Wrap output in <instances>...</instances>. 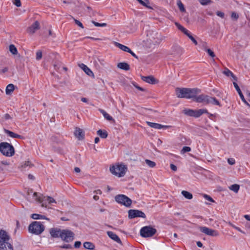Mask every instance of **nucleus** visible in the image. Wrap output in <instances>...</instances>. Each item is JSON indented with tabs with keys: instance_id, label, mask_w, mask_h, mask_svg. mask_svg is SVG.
<instances>
[{
	"instance_id": "1",
	"label": "nucleus",
	"mask_w": 250,
	"mask_h": 250,
	"mask_svg": "<svg viewBox=\"0 0 250 250\" xmlns=\"http://www.w3.org/2000/svg\"><path fill=\"white\" fill-rule=\"evenodd\" d=\"M28 198L32 201H36L42 203V207H47V203L50 204L53 203H56L55 199L50 196L41 197L38 195L37 192L30 190L28 192Z\"/></svg>"
},
{
	"instance_id": "2",
	"label": "nucleus",
	"mask_w": 250,
	"mask_h": 250,
	"mask_svg": "<svg viewBox=\"0 0 250 250\" xmlns=\"http://www.w3.org/2000/svg\"><path fill=\"white\" fill-rule=\"evenodd\" d=\"M193 101L197 103H203L205 104H211L219 106H221L219 102L215 98L205 94L197 96L195 99H193Z\"/></svg>"
},
{
	"instance_id": "3",
	"label": "nucleus",
	"mask_w": 250,
	"mask_h": 250,
	"mask_svg": "<svg viewBox=\"0 0 250 250\" xmlns=\"http://www.w3.org/2000/svg\"><path fill=\"white\" fill-rule=\"evenodd\" d=\"M127 167L122 164L118 163L110 167L111 173L118 177L124 176Z\"/></svg>"
},
{
	"instance_id": "4",
	"label": "nucleus",
	"mask_w": 250,
	"mask_h": 250,
	"mask_svg": "<svg viewBox=\"0 0 250 250\" xmlns=\"http://www.w3.org/2000/svg\"><path fill=\"white\" fill-rule=\"evenodd\" d=\"M0 152L5 156L11 157L15 154V149L13 146L8 143L1 142L0 143Z\"/></svg>"
},
{
	"instance_id": "5",
	"label": "nucleus",
	"mask_w": 250,
	"mask_h": 250,
	"mask_svg": "<svg viewBox=\"0 0 250 250\" xmlns=\"http://www.w3.org/2000/svg\"><path fill=\"white\" fill-rule=\"evenodd\" d=\"M29 231L35 234H40L44 230L42 223L35 221L32 223L28 227Z\"/></svg>"
},
{
	"instance_id": "6",
	"label": "nucleus",
	"mask_w": 250,
	"mask_h": 250,
	"mask_svg": "<svg viewBox=\"0 0 250 250\" xmlns=\"http://www.w3.org/2000/svg\"><path fill=\"white\" fill-rule=\"evenodd\" d=\"M157 232L155 229L150 226H145L140 229V235L144 238L150 237L153 236Z\"/></svg>"
},
{
	"instance_id": "7",
	"label": "nucleus",
	"mask_w": 250,
	"mask_h": 250,
	"mask_svg": "<svg viewBox=\"0 0 250 250\" xmlns=\"http://www.w3.org/2000/svg\"><path fill=\"white\" fill-rule=\"evenodd\" d=\"M115 201L119 204L126 207H130L132 204V200L127 196L124 194H119L115 196Z\"/></svg>"
},
{
	"instance_id": "8",
	"label": "nucleus",
	"mask_w": 250,
	"mask_h": 250,
	"mask_svg": "<svg viewBox=\"0 0 250 250\" xmlns=\"http://www.w3.org/2000/svg\"><path fill=\"white\" fill-rule=\"evenodd\" d=\"M128 217L130 219L136 217L145 218L146 214L142 211L137 209H130L128 211Z\"/></svg>"
},
{
	"instance_id": "9",
	"label": "nucleus",
	"mask_w": 250,
	"mask_h": 250,
	"mask_svg": "<svg viewBox=\"0 0 250 250\" xmlns=\"http://www.w3.org/2000/svg\"><path fill=\"white\" fill-rule=\"evenodd\" d=\"M74 233L68 230H62L61 233V239L66 242H69L73 240Z\"/></svg>"
},
{
	"instance_id": "10",
	"label": "nucleus",
	"mask_w": 250,
	"mask_h": 250,
	"mask_svg": "<svg viewBox=\"0 0 250 250\" xmlns=\"http://www.w3.org/2000/svg\"><path fill=\"white\" fill-rule=\"evenodd\" d=\"M199 229L201 232L208 236H217L219 235V233L217 230L209 229L206 227H200Z\"/></svg>"
},
{
	"instance_id": "11",
	"label": "nucleus",
	"mask_w": 250,
	"mask_h": 250,
	"mask_svg": "<svg viewBox=\"0 0 250 250\" xmlns=\"http://www.w3.org/2000/svg\"><path fill=\"white\" fill-rule=\"evenodd\" d=\"M188 88H177L176 89V95L179 98L188 99Z\"/></svg>"
},
{
	"instance_id": "12",
	"label": "nucleus",
	"mask_w": 250,
	"mask_h": 250,
	"mask_svg": "<svg viewBox=\"0 0 250 250\" xmlns=\"http://www.w3.org/2000/svg\"><path fill=\"white\" fill-rule=\"evenodd\" d=\"M233 84L234 85V87L236 89V91L238 93L239 96L241 99V100L245 104H246L249 108H250V104H249L248 102L245 99V97L240 88L239 87L238 84L236 82H233Z\"/></svg>"
},
{
	"instance_id": "13",
	"label": "nucleus",
	"mask_w": 250,
	"mask_h": 250,
	"mask_svg": "<svg viewBox=\"0 0 250 250\" xmlns=\"http://www.w3.org/2000/svg\"><path fill=\"white\" fill-rule=\"evenodd\" d=\"M188 99H195L198 93H200L201 90L198 88H188Z\"/></svg>"
},
{
	"instance_id": "14",
	"label": "nucleus",
	"mask_w": 250,
	"mask_h": 250,
	"mask_svg": "<svg viewBox=\"0 0 250 250\" xmlns=\"http://www.w3.org/2000/svg\"><path fill=\"white\" fill-rule=\"evenodd\" d=\"M146 124L148 125H149L150 127L158 129H167L169 128V126L168 125H162L158 123H152L150 122H146Z\"/></svg>"
},
{
	"instance_id": "15",
	"label": "nucleus",
	"mask_w": 250,
	"mask_h": 250,
	"mask_svg": "<svg viewBox=\"0 0 250 250\" xmlns=\"http://www.w3.org/2000/svg\"><path fill=\"white\" fill-rule=\"evenodd\" d=\"M39 28L40 23L38 21H36L28 28L27 32L30 34H33Z\"/></svg>"
},
{
	"instance_id": "16",
	"label": "nucleus",
	"mask_w": 250,
	"mask_h": 250,
	"mask_svg": "<svg viewBox=\"0 0 250 250\" xmlns=\"http://www.w3.org/2000/svg\"><path fill=\"white\" fill-rule=\"evenodd\" d=\"M142 79L145 82L150 84H155L157 83V81L152 76H143Z\"/></svg>"
},
{
	"instance_id": "17",
	"label": "nucleus",
	"mask_w": 250,
	"mask_h": 250,
	"mask_svg": "<svg viewBox=\"0 0 250 250\" xmlns=\"http://www.w3.org/2000/svg\"><path fill=\"white\" fill-rule=\"evenodd\" d=\"M9 240V236L3 230H0V244L7 242Z\"/></svg>"
},
{
	"instance_id": "18",
	"label": "nucleus",
	"mask_w": 250,
	"mask_h": 250,
	"mask_svg": "<svg viewBox=\"0 0 250 250\" xmlns=\"http://www.w3.org/2000/svg\"><path fill=\"white\" fill-rule=\"evenodd\" d=\"M108 236L112 240H114L118 243L121 244L122 243L121 239L118 236L112 231H108L107 232Z\"/></svg>"
},
{
	"instance_id": "19",
	"label": "nucleus",
	"mask_w": 250,
	"mask_h": 250,
	"mask_svg": "<svg viewBox=\"0 0 250 250\" xmlns=\"http://www.w3.org/2000/svg\"><path fill=\"white\" fill-rule=\"evenodd\" d=\"M62 230L57 229H52L50 231V234L54 238H61Z\"/></svg>"
},
{
	"instance_id": "20",
	"label": "nucleus",
	"mask_w": 250,
	"mask_h": 250,
	"mask_svg": "<svg viewBox=\"0 0 250 250\" xmlns=\"http://www.w3.org/2000/svg\"><path fill=\"white\" fill-rule=\"evenodd\" d=\"M4 132L9 137L13 138L22 139L23 137L20 135L17 134L7 129H4Z\"/></svg>"
},
{
	"instance_id": "21",
	"label": "nucleus",
	"mask_w": 250,
	"mask_h": 250,
	"mask_svg": "<svg viewBox=\"0 0 250 250\" xmlns=\"http://www.w3.org/2000/svg\"><path fill=\"white\" fill-rule=\"evenodd\" d=\"M74 134L79 140L83 139L84 136L83 130L77 127L75 129Z\"/></svg>"
},
{
	"instance_id": "22",
	"label": "nucleus",
	"mask_w": 250,
	"mask_h": 250,
	"mask_svg": "<svg viewBox=\"0 0 250 250\" xmlns=\"http://www.w3.org/2000/svg\"><path fill=\"white\" fill-rule=\"evenodd\" d=\"M0 250H13V248L7 241L0 244Z\"/></svg>"
},
{
	"instance_id": "23",
	"label": "nucleus",
	"mask_w": 250,
	"mask_h": 250,
	"mask_svg": "<svg viewBox=\"0 0 250 250\" xmlns=\"http://www.w3.org/2000/svg\"><path fill=\"white\" fill-rule=\"evenodd\" d=\"M80 67L87 75L89 76L94 75L92 71L84 64L82 63L80 65Z\"/></svg>"
},
{
	"instance_id": "24",
	"label": "nucleus",
	"mask_w": 250,
	"mask_h": 250,
	"mask_svg": "<svg viewBox=\"0 0 250 250\" xmlns=\"http://www.w3.org/2000/svg\"><path fill=\"white\" fill-rule=\"evenodd\" d=\"M194 117L198 118L204 113L208 114V111L206 109H200L199 110H194Z\"/></svg>"
},
{
	"instance_id": "25",
	"label": "nucleus",
	"mask_w": 250,
	"mask_h": 250,
	"mask_svg": "<svg viewBox=\"0 0 250 250\" xmlns=\"http://www.w3.org/2000/svg\"><path fill=\"white\" fill-rule=\"evenodd\" d=\"M117 67L124 70H129L130 69L129 65L126 62H120L118 63Z\"/></svg>"
},
{
	"instance_id": "26",
	"label": "nucleus",
	"mask_w": 250,
	"mask_h": 250,
	"mask_svg": "<svg viewBox=\"0 0 250 250\" xmlns=\"http://www.w3.org/2000/svg\"><path fill=\"white\" fill-rule=\"evenodd\" d=\"M115 45H116V46L118 47V48H119L120 49H121L122 50H123L124 51H125L126 52H128L130 51V49L128 47H127L125 45H124L123 44H122L120 43L115 42Z\"/></svg>"
},
{
	"instance_id": "27",
	"label": "nucleus",
	"mask_w": 250,
	"mask_h": 250,
	"mask_svg": "<svg viewBox=\"0 0 250 250\" xmlns=\"http://www.w3.org/2000/svg\"><path fill=\"white\" fill-rule=\"evenodd\" d=\"M31 217L33 219L38 220V219H45L47 220H50L49 218H47L44 215H41L39 214L34 213L32 214Z\"/></svg>"
},
{
	"instance_id": "28",
	"label": "nucleus",
	"mask_w": 250,
	"mask_h": 250,
	"mask_svg": "<svg viewBox=\"0 0 250 250\" xmlns=\"http://www.w3.org/2000/svg\"><path fill=\"white\" fill-rule=\"evenodd\" d=\"M15 89V86L13 84H9L5 89V93L7 95H10Z\"/></svg>"
},
{
	"instance_id": "29",
	"label": "nucleus",
	"mask_w": 250,
	"mask_h": 250,
	"mask_svg": "<svg viewBox=\"0 0 250 250\" xmlns=\"http://www.w3.org/2000/svg\"><path fill=\"white\" fill-rule=\"evenodd\" d=\"M223 74L229 77L231 76L235 80L237 81L236 77L233 74V73L230 71L228 68H226L225 70L223 71Z\"/></svg>"
},
{
	"instance_id": "30",
	"label": "nucleus",
	"mask_w": 250,
	"mask_h": 250,
	"mask_svg": "<svg viewBox=\"0 0 250 250\" xmlns=\"http://www.w3.org/2000/svg\"><path fill=\"white\" fill-rule=\"evenodd\" d=\"M100 112L103 114L105 119L109 121H111L113 120V118L108 113L106 112V111L103 109H100Z\"/></svg>"
},
{
	"instance_id": "31",
	"label": "nucleus",
	"mask_w": 250,
	"mask_h": 250,
	"mask_svg": "<svg viewBox=\"0 0 250 250\" xmlns=\"http://www.w3.org/2000/svg\"><path fill=\"white\" fill-rule=\"evenodd\" d=\"M183 112L186 115L194 117V110L190 109H185L183 110Z\"/></svg>"
},
{
	"instance_id": "32",
	"label": "nucleus",
	"mask_w": 250,
	"mask_h": 250,
	"mask_svg": "<svg viewBox=\"0 0 250 250\" xmlns=\"http://www.w3.org/2000/svg\"><path fill=\"white\" fill-rule=\"evenodd\" d=\"M83 247L86 249L91 250H93L95 248L94 245L92 243L89 242H84L83 243Z\"/></svg>"
},
{
	"instance_id": "33",
	"label": "nucleus",
	"mask_w": 250,
	"mask_h": 250,
	"mask_svg": "<svg viewBox=\"0 0 250 250\" xmlns=\"http://www.w3.org/2000/svg\"><path fill=\"white\" fill-rule=\"evenodd\" d=\"M97 134L100 136L102 138H106L107 137V132L105 130H102L99 129L97 131Z\"/></svg>"
},
{
	"instance_id": "34",
	"label": "nucleus",
	"mask_w": 250,
	"mask_h": 250,
	"mask_svg": "<svg viewBox=\"0 0 250 250\" xmlns=\"http://www.w3.org/2000/svg\"><path fill=\"white\" fill-rule=\"evenodd\" d=\"M182 194L188 199H191L193 197L191 193L185 190L182 191Z\"/></svg>"
},
{
	"instance_id": "35",
	"label": "nucleus",
	"mask_w": 250,
	"mask_h": 250,
	"mask_svg": "<svg viewBox=\"0 0 250 250\" xmlns=\"http://www.w3.org/2000/svg\"><path fill=\"white\" fill-rule=\"evenodd\" d=\"M9 51L13 55L18 54L17 49L14 44H10L9 45Z\"/></svg>"
},
{
	"instance_id": "36",
	"label": "nucleus",
	"mask_w": 250,
	"mask_h": 250,
	"mask_svg": "<svg viewBox=\"0 0 250 250\" xmlns=\"http://www.w3.org/2000/svg\"><path fill=\"white\" fill-rule=\"evenodd\" d=\"M240 188V187L237 184H233L229 187V189L235 193H237Z\"/></svg>"
},
{
	"instance_id": "37",
	"label": "nucleus",
	"mask_w": 250,
	"mask_h": 250,
	"mask_svg": "<svg viewBox=\"0 0 250 250\" xmlns=\"http://www.w3.org/2000/svg\"><path fill=\"white\" fill-rule=\"evenodd\" d=\"M145 162L146 163L147 165V166H149L150 167L152 168L155 167L156 166V163L152 161L151 160L146 159L145 160Z\"/></svg>"
},
{
	"instance_id": "38",
	"label": "nucleus",
	"mask_w": 250,
	"mask_h": 250,
	"mask_svg": "<svg viewBox=\"0 0 250 250\" xmlns=\"http://www.w3.org/2000/svg\"><path fill=\"white\" fill-rule=\"evenodd\" d=\"M177 5L179 8V10L181 12L185 11V8L184 7V4L182 3V1L180 0L177 1Z\"/></svg>"
},
{
	"instance_id": "39",
	"label": "nucleus",
	"mask_w": 250,
	"mask_h": 250,
	"mask_svg": "<svg viewBox=\"0 0 250 250\" xmlns=\"http://www.w3.org/2000/svg\"><path fill=\"white\" fill-rule=\"evenodd\" d=\"M92 23L97 27H105L107 25L106 23H99L95 21H92Z\"/></svg>"
},
{
	"instance_id": "40",
	"label": "nucleus",
	"mask_w": 250,
	"mask_h": 250,
	"mask_svg": "<svg viewBox=\"0 0 250 250\" xmlns=\"http://www.w3.org/2000/svg\"><path fill=\"white\" fill-rule=\"evenodd\" d=\"M200 3L202 5H207L211 3V0H199Z\"/></svg>"
},
{
	"instance_id": "41",
	"label": "nucleus",
	"mask_w": 250,
	"mask_h": 250,
	"mask_svg": "<svg viewBox=\"0 0 250 250\" xmlns=\"http://www.w3.org/2000/svg\"><path fill=\"white\" fill-rule=\"evenodd\" d=\"M191 151V148L189 146H184L181 150V153H185L187 152H189Z\"/></svg>"
},
{
	"instance_id": "42",
	"label": "nucleus",
	"mask_w": 250,
	"mask_h": 250,
	"mask_svg": "<svg viewBox=\"0 0 250 250\" xmlns=\"http://www.w3.org/2000/svg\"><path fill=\"white\" fill-rule=\"evenodd\" d=\"M205 50L207 51L208 54L212 58H214L215 57L214 52L211 49L206 48L205 49Z\"/></svg>"
},
{
	"instance_id": "43",
	"label": "nucleus",
	"mask_w": 250,
	"mask_h": 250,
	"mask_svg": "<svg viewBox=\"0 0 250 250\" xmlns=\"http://www.w3.org/2000/svg\"><path fill=\"white\" fill-rule=\"evenodd\" d=\"M42 58V52L41 51H38L36 52V60H40Z\"/></svg>"
},
{
	"instance_id": "44",
	"label": "nucleus",
	"mask_w": 250,
	"mask_h": 250,
	"mask_svg": "<svg viewBox=\"0 0 250 250\" xmlns=\"http://www.w3.org/2000/svg\"><path fill=\"white\" fill-rule=\"evenodd\" d=\"M203 196L205 199L208 200V201H210L211 202H214V201L213 200V199L210 196H209V195H208L207 194H204Z\"/></svg>"
},
{
	"instance_id": "45",
	"label": "nucleus",
	"mask_w": 250,
	"mask_h": 250,
	"mask_svg": "<svg viewBox=\"0 0 250 250\" xmlns=\"http://www.w3.org/2000/svg\"><path fill=\"white\" fill-rule=\"evenodd\" d=\"M132 84L133 85V86L134 87H135L137 89H138V90L141 91H144L145 90V89L142 88V87H141L140 86H138L136 83L135 82H133L132 83Z\"/></svg>"
},
{
	"instance_id": "46",
	"label": "nucleus",
	"mask_w": 250,
	"mask_h": 250,
	"mask_svg": "<svg viewBox=\"0 0 250 250\" xmlns=\"http://www.w3.org/2000/svg\"><path fill=\"white\" fill-rule=\"evenodd\" d=\"M132 84L133 85V86L134 87H135L137 89H138V90L141 91H144L145 90V89L142 88V87H141L140 86H138L136 83L135 82H133L132 83Z\"/></svg>"
},
{
	"instance_id": "47",
	"label": "nucleus",
	"mask_w": 250,
	"mask_h": 250,
	"mask_svg": "<svg viewBox=\"0 0 250 250\" xmlns=\"http://www.w3.org/2000/svg\"><path fill=\"white\" fill-rule=\"evenodd\" d=\"M143 1H144V2L145 4H142V5H143L148 8L152 9V8L150 6H148V4L149 3L148 0H144Z\"/></svg>"
},
{
	"instance_id": "48",
	"label": "nucleus",
	"mask_w": 250,
	"mask_h": 250,
	"mask_svg": "<svg viewBox=\"0 0 250 250\" xmlns=\"http://www.w3.org/2000/svg\"><path fill=\"white\" fill-rule=\"evenodd\" d=\"M228 163L230 165H233L235 163V161L233 158H229L228 159Z\"/></svg>"
},
{
	"instance_id": "49",
	"label": "nucleus",
	"mask_w": 250,
	"mask_h": 250,
	"mask_svg": "<svg viewBox=\"0 0 250 250\" xmlns=\"http://www.w3.org/2000/svg\"><path fill=\"white\" fill-rule=\"evenodd\" d=\"M175 24H176L177 27L180 30H181L182 32H183L186 29L185 28H184L183 26H182L181 25H180V24H179L178 23H176Z\"/></svg>"
},
{
	"instance_id": "50",
	"label": "nucleus",
	"mask_w": 250,
	"mask_h": 250,
	"mask_svg": "<svg viewBox=\"0 0 250 250\" xmlns=\"http://www.w3.org/2000/svg\"><path fill=\"white\" fill-rule=\"evenodd\" d=\"M175 24H176L177 27L180 30H181L182 32H183L186 29L185 28H184L183 26H182L181 25H180V24H179L178 23H176Z\"/></svg>"
},
{
	"instance_id": "51",
	"label": "nucleus",
	"mask_w": 250,
	"mask_h": 250,
	"mask_svg": "<svg viewBox=\"0 0 250 250\" xmlns=\"http://www.w3.org/2000/svg\"><path fill=\"white\" fill-rule=\"evenodd\" d=\"M13 3L17 7H20L21 6L20 0H13Z\"/></svg>"
},
{
	"instance_id": "52",
	"label": "nucleus",
	"mask_w": 250,
	"mask_h": 250,
	"mask_svg": "<svg viewBox=\"0 0 250 250\" xmlns=\"http://www.w3.org/2000/svg\"><path fill=\"white\" fill-rule=\"evenodd\" d=\"M216 15L218 16H219L222 18H223L224 17V15H225L224 13L223 12L219 11L216 12Z\"/></svg>"
},
{
	"instance_id": "53",
	"label": "nucleus",
	"mask_w": 250,
	"mask_h": 250,
	"mask_svg": "<svg viewBox=\"0 0 250 250\" xmlns=\"http://www.w3.org/2000/svg\"><path fill=\"white\" fill-rule=\"evenodd\" d=\"M75 23L76 24H77L79 26H80L82 28H84L82 23L81 22L79 21H78L77 20H75Z\"/></svg>"
},
{
	"instance_id": "54",
	"label": "nucleus",
	"mask_w": 250,
	"mask_h": 250,
	"mask_svg": "<svg viewBox=\"0 0 250 250\" xmlns=\"http://www.w3.org/2000/svg\"><path fill=\"white\" fill-rule=\"evenodd\" d=\"M183 32L185 35H186L188 38L191 35L190 32L188 30H187V29H186Z\"/></svg>"
},
{
	"instance_id": "55",
	"label": "nucleus",
	"mask_w": 250,
	"mask_h": 250,
	"mask_svg": "<svg viewBox=\"0 0 250 250\" xmlns=\"http://www.w3.org/2000/svg\"><path fill=\"white\" fill-rule=\"evenodd\" d=\"M189 38L192 41V42L195 44H197V42L196 40L194 39V38L192 36H190Z\"/></svg>"
},
{
	"instance_id": "56",
	"label": "nucleus",
	"mask_w": 250,
	"mask_h": 250,
	"mask_svg": "<svg viewBox=\"0 0 250 250\" xmlns=\"http://www.w3.org/2000/svg\"><path fill=\"white\" fill-rule=\"evenodd\" d=\"M81 245V242L80 241H76L75 243L74 246L76 248H79Z\"/></svg>"
},
{
	"instance_id": "57",
	"label": "nucleus",
	"mask_w": 250,
	"mask_h": 250,
	"mask_svg": "<svg viewBox=\"0 0 250 250\" xmlns=\"http://www.w3.org/2000/svg\"><path fill=\"white\" fill-rule=\"evenodd\" d=\"M231 226L234 228L235 229H236V230H238L239 231L241 232H242L243 233L244 232L239 227H237L236 226H235V225H232V224H231Z\"/></svg>"
},
{
	"instance_id": "58",
	"label": "nucleus",
	"mask_w": 250,
	"mask_h": 250,
	"mask_svg": "<svg viewBox=\"0 0 250 250\" xmlns=\"http://www.w3.org/2000/svg\"><path fill=\"white\" fill-rule=\"evenodd\" d=\"M238 15L236 14L235 12H232L231 14V17L233 18H235V19H237L238 18Z\"/></svg>"
},
{
	"instance_id": "59",
	"label": "nucleus",
	"mask_w": 250,
	"mask_h": 250,
	"mask_svg": "<svg viewBox=\"0 0 250 250\" xmlns=\"http://www.w3.org/2000/svg\"><path fill=\"white\" fill-rule=\"evenodd\" d=\"M170 168L173 171H176L177 170L176 166L173 164H170Z\"/></svg>"
},
{
	"instance_id": "60",
	"label": "nucleus",
	"mask_w": 250,
	"mask_h": 250,
	"mask_svg": "<svg viewBox=\"0 0 250 250\" xmlns=\"http://www.w3.org/2000/svg\"><path fill=\"white\" fill-rule=\"evenodd\" d=\"M8 69L7 67H4L3 68H2L1 70V72L2 73H4L6 72H7Z\"/></svg>"
},
{
	"instance_id": "61",
	"label": "nucleus",
	"mask_w": 250,
	"mask_h": 250,
	"mask_svg": "<svg viewBox=\"0 0 250 250\" xmlns=\"http://www.w3.org/2000/svg\"><path fill=\"white\" fill-rule=\"evenodd\" d=\"M128 53L131 54V55L132 56H133L134 58L138 59V56L133 52H132L131 50H130V51L128 52Z\"/></svg>"
},
{
	"instance_id": "62",
	"label": "nucleus",
	"mask_w": 250,
	"mask_h": 250,
	"mask_svg": "<svg viewBox=\"0 0 250 250\" xmlns=\"http://www.w3.org/2000/svg\"><path fill=\"white\" fill-rule=\"evenodd\" d=\"M94 192L97 194H101L102 193V191L100 189L95 190Z\"/></svg>"
},
{
	"instance_id": "63",
	"label": "nucleus",
	"mask_w": 250,
	"mask_h": 250,
	"mask_svg": "<svg viewBox=\"0 0 250 250\" xmlns=\"http://www.w3.org/2000/svg\"><path fill=\"white\" fill-rule=\"evenodd\" d=\"M197 246L199 248H202L203 247V244L200 241L197 242Z\"/></svg>"
},
{
	"instance_id": "64",
	"label": "nucleus",
	"mask_w": 250,
	"mask_h": 250,
	"mask_svg": "<svg viewBox=\"0 0 250 250\" xmlns=\"http://www.w3.org/2000/svg\"><path fill=\"white\" fill-rule=\"evenodd\" d=\"M244 217L246 220H247L248 221H250V215H245Z\"/></svg>"
}]
</instances>
